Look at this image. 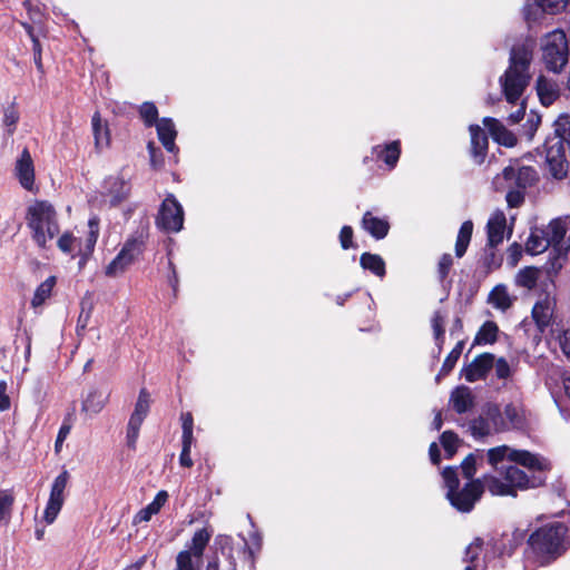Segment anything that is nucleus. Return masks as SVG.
Returning <instances> with one entry per match:
<instances>
[{"instance_id":"nucleus-4","label":"nucleus","mask_w":570,"mask_h":570,"mask_svg":"<svg viewBox=\"0 0 570 570\" xmlns=\"http://www.w3.org/2000/svg\"><path fill=\"white\" fill-rule=\"evenodd\" d=\"M531 59L532 53L525 46L514 47L511 50L510 66L500 78L502 92L508 102L518 104L527 88Z\"/></svg>"},{"instance_id":"nucleus-20","label":"nucleus","mask_w":570,"mask_h":570,"mask_svg":"<svg viewBox=\"0 0 570 570\" xmlns=\"http://www.w3.org/2000/svg\"><path fill=\"white\" fill-rule=\"evenodd\" d=\"M483 125L489 129L492 138L500 145L505 147H512L515 145V136L495 118L485 117L483 119Z\"/></svg>"},{"instance_id":"nucleus-31","label":"nucleus","mask_w":570,"mask_h":570,"mask_svg":"<svg viewBox=\"0 0 570 570\" xmlns=\"http://www.w3.org/2000/svg\"><path fill=\"white\" fill-rule=\"evenodd\" d=\"M360 264L364 269L370 271L380 278L385 276V262L377 254L363 253L360 258Z\"/></svg>"},{"instance_id":"nucleus-51","label":"nucleus","mask_w":570,"mask_h":570,"mask_svg":"<svg viewBox=\"0 0 570 570\" xmlns=\"http://www.w3.org/2000/svg\"><path fill=\"white\" fill-rule=\"evenodd\" d=\"M541 118L538 115H530L528 117L527 122L524 124V130L529 140H532V138L534 137V134L538 130Z\"/></svg>"},{"instance_id":"nucleus-48","label":"nucleus","mask_w":570,"mask_h":570,"mask_svg":"<svg viewBox=\"0 0 570 570\" xmlns=\"http://www.w3.org/2000/svg\"><path fill=\"white\" fill-rule=\"evenodd\" d=\"M181 428H183V435L181 441H194V420L193 415L189 412L181 414Z\"/></svg>"},{"instance_id":"nucleus-7","label":"nucleus","mask_w":570,"mask_h":570,"mask_svg":"<svg viewBox=\"0 0 570 570\" xmlns=\"http://www.w3.org/2000/svg\"><path fill=\"white\" fill-rule=\"evenodd\" d=\"M98 235L99 222L96 217H92L88 222V234L85 239H78L72 234L65 233L59 237L57 245L60 250L68 254L77 249V255L80 256L78 265L79 268H82L94 252Z\"/></svg>"},{"instance_id":"nucleus-30","label":"nucleus","mask_w":570,"mask_h":570,"mask_svg":"<svg viewBox=\"0 0 570 570\" xmlns=\"http://www.w3.org/2000/svg\"><path fill=\"white\" fill-rule=\"evenodd\" d=\"M450 401L458 413H464L473 404L472 392L466 386H459L452 392Z\"/></svg>"},{"instance_id":"nucleus-19","label":"nucleus","mask_w":570,"mask_h":570,"mask_svg":"<svg viewBox=\"0 0 570 570\" xmlns=\"http://www.w3.org/2000/svg\"><path fill=\"white\" fill-rule=\"evenodd\" d=\"M106 196L111 206H116L125 200L130 191L128 183L119 177H110L105 181Z\"/></svg>"},{"instance_id":"nucleus-60","label":"nucleus","mask_w":570,"mask_h":570,"mask_svg":"<svg viewBox=\"0 0 570 570\" xmlns=\"http://www.w3.org/2000/svg\"><path fill=\"white\" fill-rule=\"evenodd\" d=\"M6 383H0V411H6L10 406L9 396L6 394Z\"/></svg>"},{"instance_id":"nucleus-15","label":"nucleus","mask_w":570,"mask_h":570,"mask_svg":"<svg viewBox=\"0 0 570 570\" xmlns=\"http://www.w3.org/2000/svg\"><path fill=\"white\" fill-rule=\"evenodd\" d=\"M567 2L568 0H533L524 6V18L537 21L542 13L556 14L566 8Z\"/></svg>"},{"instance_id":"nucleus-32","label":"nucleus","mask_w":570,"mask_h":570,"mask_svg":"<svg viewBox=\"0 0 570 570\" xmlns=\"http://www.w3.org/2000/svg\"><path fill=\"white\" fill-rule=\"evenodd\" d=\"M515 451L517 449L509 445H499L487 451V459L489 464L497 469L504 460L513 462Z\"/></svg>"},{"instance_id":"nucleus-39","label":"nucleus","mask_w":570,"mask_h":570,"mask_svg":"<svg viewBox=\"0 0 570 570\" xmlns=\"http://www.w3.org/2000/svg\"><path fill=\"white\" fill-rule=\"evenodd\" d=\"M212 537V532H209L207 529H200L195 532L191 544L188 550H184L185 552H190L194 556L203 559L204 550Z\"/></svg>"},{"instance_id":"nucleus-21","label":"nucleus","mask_w":570,"mask_h":570,"mask_svg":"<svg viewBox=\"0 0 570 570\" xmlns=\"http://www.w3.org/2000/svg\"><path fill=\"white\" fill-rule=\"evenodd\" d=\"M158 138L161 141L165 149L169 153L177 150L175 139L177 137V130L175 124L169 118H161L156 122Z\"/></svg>"},{"instance_id":"nucleus-56","label":"nucleus","mask_w":570,"mask_h":570,"mask_svg":"<svg viewBox=\"0 0 570 570\" xmlns=\"http://www.w3.org/2000/svg\"><path fill=\"white\" fill-rule=\"evenodd\" d=\"M495 374L499 379H507L510 375V366L504 358H499L495 363L493 362Z\"/></svg>"},{"instance_id":"nucleus-43","label":"nucleus","mask_w":570,"mask_h":570,"mask_svg":"<svg viewBox=\"0 0 570 570\" xmlns=\"http://www.w3.org/2000/svg\"><path fill=\"white\" fill-rule=\"evenodd\" d=\"M483 414L487 416L491 426L494 429V431L497 433L507 431L504 414L501 413V411L499 410L498 406H495V405L488 406L483 411Z\"/></svg>"},{"instance_id":"nucleus-50","label":"nucleus","mask_w":570,"mask_h":570,"mask_svg":"<svg viewBox=\"0 0 570 570\" xmlns=\"http://www.w3.org/2000/svg\"><path fill=\"white\" fill-rule=\"evenodd\" d=\"M18 120H19V114L14 108H8L4 111L3 124L6 127H8V132L10 135L14 131Z\"/></svg>"},{"instance_id":"nucleus-33","label":"nucleus","mask_w":570,"mask_h":570,"mask_svg":"<svg viewBox=\"0 0 570 570\" xmlns=\"http://www.w3.org/2000/svg\"><path fill=\"white\" fill-rule=\"evenodd\" d=\"M95 145L97 149H104L109 145V130L106 124H102L99 112H95L91 119Z\"/></svg>"},{"instance_id":"nucleus-61","label":"nucleus","mask_w":570,"mask_h":570,"mask_svg":"<svg viewBox=\"0 0 570 570\" xmlns=\"http://www.w3.org/2000/svg\"><path fill=\"white\" fill-rule=\"evenodd\" d=\"M430 459L433 464L440 463V451L436 443H432L429 449Z\"/></svg>"},{"instance_id":"nucleus-58","label":"nucleus","mask_w":570,"mask_h":570,"mask_svg":"<svg viewBox=\"0 0 570 570\" xmlns=\"http://www.w3.org/2000/svg\"><path fill=\"white\" fill-rule=\"evenodd\" d=\"M508 253H509V259L511 262V264L514 266L517 265V263L519 262L520 259V256H521V253H522V248H521V245L517 244V243H513L509 249H508Z\"/></svg>"},{"instance_id":"nucleus-55","label":"nucleus","mask_w":570,"mask_h":570,"mask_svg":"<svg viewBox=\"0 0 570 570\" xmlns=\"http://www.w3.org/2000/svg\"><path fill=\"white\" fill-rule=\"evenodd\" d=\"M70 430H71V426L69 424L63 423L60 426L57 439H56V443H55V451L57 453H59L61 451L62 444H63L65 440L67 439V436L69 435Z\"/></svg>"},{"instance_id":"nucleus-63","label":"nucleus","mask_w":570,"mask_h":570,"mask_svg":"<svg viewBox=\"0 0 570 570\" xmlns=\"http://www.w3.org/2000/svg\"><path fill=\"white\" fill-rule=\"evenodd\" d=\"M432 425H433V429H435V430H440L442 428V417H441L440 412L436 413Z\"/></svg>"},{"instance_id":"nucleus-54","label":"nucleus","mask_w":570,"mask_h":570,"mask_svg":"<svg viewBox=\"0 0 570 570\" xmlns=\"http://www.w3.org/2000/svg\"><path fill=\"white\" fill-rule=\"evenodd\" d=\"M341 246L344 249L353 247V229L350 226H343L340 233Z\"/></svg>"},{"instance_id":"nucleus-28","label":"nucleus","mask_w":570,"mask_h":570,"mask_svg":"<svg viewBox=\"0 0 570 570\" xmlns=\"http://www.w3.org/2000/svg\"><path fill=\"white\" fill-rule=\"evenodd\" d=\"M550 246L547 235L542 228H533L525 243V252L531 255H538L547 250Z\"/></svg>"},{"instance_id":"nucleus-36","label":"nucleus","mask_w":570,"mask_h":570,"mask_svg":"<svg viewBox=\"0 0 570 570\" xmlns=\"http://www.w3.org/2000/svg\"><path fill=\"white\" fill-rule=\"evenodd\" d=\"M470 431L475 440H481L497 433L483 413L471 421Z\"/></svg>"},{"instance_id":"nucleus-27","label":"nucleus","mask_w":570,"mask_h":570,"mask_svg":"<svg viewBox=\"0 0 570 570\" xmlns=\"http://www.w3.org/2000/svg\"><path fill=\"white\" fill-rule=\"evenodd\" d=\"M483 541L480 538L474 539L466 548L464 562L466 567L464 570H483L484 564L480 558L482 552Z\"/></svg>"},{"instance_id":"nucleus-40","label":"nucleus","mask_w":570,"mask_h":570,"mask_svg":"<svg viewBox=\"0 0 570 570\" xmlns=\"http://www.w3.org/2000/svg\"><path fill=\"white\" fill-rule=\"evenodd\" d=\"M499 328L494 322H485L475 335L474 344H492L497 341Z\"/></svg>"},{"instance_id":"nucleus-44","label":"nucleus","mask_w":570,"mask_h":570,"mask_svg":"<svg viewBox=\"0 0 570 570\" xmlns=\"http://www.w3.org/2000/svg\"><path fill=\"white\" fill-rule=\"evenodd\" d=\"M551 338L557 340L564 355L570 358V331L564 330L563 326L551 327Z\"/></svg>"},{"instance_id":"nucleus-12","label":"nucleus","mask_w":570,"mask_h":570,"mask_svg":"<svg viewBox=\"0 0 570 570\" xmlns=\"http://www.w3.org/2000/svg\"><path fill=\"white\" fill-rule=\"evenodd\" d=\"M14 176L20 186L28 191H36V175L32 157L27 148L22 150L14 164Z\"/></svg>"},{"instance_id":"nucleus-41","label":"nucleus","mask_w":570,"mask_h":570,"mask_svg":"<svg viewBox=\"0 0 570 570\" xmlns=\"http://www.w3.org/2000/svg\"><path fill=\"white\" fill-rule=\"evenodd\" d=\"M445 318H446L445 313H443L441 311H436L431 320L434 340H435V343H436L439 350L442 348V345L444 343Z\"/></svg>"},{"instance_id":"nucleus-3","label":"nucleus","mask_w":570,"mask_h":570,"mask_svg":"<svg viewBox=\"0 0 570 570\" xmlns=\"http://www.w3.org/2000/svg\"><path fill=\"white\" fill-rule=\"evenodd\" d=\"M567 530L563 523L557 521L539 528L528 540V558L540 566L556 560L567 549L564 540Z\"/></svg>"},{"instance_id":"nucleus-2","label":"nucleus","mask_w":570,"mask_h":570,"mask_svg":"<svg viewBox=\"0 0 570 570\" xmlns=\"http://www.w3.org/2000/svg\"><path fill=\"white\" fill-rule=\"evenodd\" d=\"M538 173L533 167L513 161L493 178V187L505 191V200L510 208L520 207L525 199V191L538 181Z\"/></svg>"},{"instance_id":"nucleus-42","label":"nucleus","mask_w":570,"mask_h":570,"mask_svg":"<svg viewBox=\"0 0 570 570\" xmlns=\"http://www.w3.org/2000/svg\"><path fill=\"white\" fill-rule=\"evenodd\" d=\"M203 559L190 552L180 551L176 558L175 570H199Z\"/></svg>"},{"instance_id":"nucleus-64","label":"nucleus","mask_w":570,"mask_h":570,"mask_svg":"<svg viewBox=\"0 0 570 570\" xmlns=\"http://www.w3.org/2000/svg\"><path fill=\"white\" fill-rule=\"evenodd\" d=\"M564 392L570 400V376L563 381Z\"/></svg>"},{"instance_id":"nucleus-16","label":"nucleus","mask_w":570,"mask_h":570,"mask_svg":"<svg viewBox=\"0 0 570 570\" xmlns=\"http://www.w3.org/2000/svg\"><path fill=\"white\" fill-rule=\"evenodd\" d=\"M493 361L494 356L490 353L479 355L462 370V375L468 382L484 379L488 372L493 367Z\"/></svg>"},{"instance_id":"nucleus-18","label":"nucleus","mask_w":570,"mask_h":570,"mask_svg":"<svg viewBox=\"0 0 570 570\" xmlns=\"http://www.w3.org/2000/svg\"><path fill=\"white\" fill-rule=\"evenodd\" d=\"M517 301V297L512 295L507 285L498 284L489 293L487 302L493 308L505 312L511 308Z\"/></svg>"},{"instance_id":"nucleus-24","label":"nucleus","mask_w":570,"mask_h":570,"mask_svg":"<svg viewBox=\"0 0 570 570\" xmlns=\"http://www.w3.org/2000/svg\"><path fill=\"white\" fill-rule=\"evenodd\" d=\"M363 228L370 233L374 238L382 239L387 233L390 225L385 219L373 216L370 212H366L362 219Z\"/></svg>"},{"instance_id":"nucleus-53","label":"nucleus","mask_w":570,"mask_h":570,"mask_svg":"<svg viewBox=\"0 0 570 570\" xmlns=\"http://www.w3.org/2000/svg\"><path fill=\"white\" fill-rule=\"evenodd\" d=\"M194 441H183V449L179 456L180 465L185 468H190L193 465V460L190 458V450Z\"/></svg>"},{"instance_id":"nucleus-49","label":"nucleus","mask_w":570,"mask_h":570,"mask_svg":"<svg viewBox=\"0 0 570 570\" xmlns=\"http://www.w3.org/2000/svg\"><path fill=\"white\" fill-rule=\"evenodd\" d=\"M140 426H141V423H137V422H132V421L128 422L127 444L129 448L135 449L138 436H139Z\"/></svg>"},{"instance_id":"nucleus-1","label":"nucleus","mask_w":570,"mask_h":570,"mask_svg":"<svg viewBox=\"0 0 570 570\" xmlns=\"http://www.w3.org/2000/svg\"><path fill=\"white\" fill-rule=\"evenodd\" d=\"M513 463L502 472L503 479L484 475L459 488V468H445L442 471L446 499L460 512H470L481 498L484 489L492 495L517 497L518 491L537 489L546 484L551 464L544 456L528 450L517 449Z\"/></svg>"},{"instance_id":"nucleus-59","label":"nucleus","mask_w":570,"mask_h":570,"mask_svg":"<svg viewBox=\"0 0 570 570\" xmlns=\"http://www.w3.org/2000/svg\"><path fill=\"white\" fill-rule=\"evenodd\" d=\"M12 499L6 492L0 491V521L3 519L6 511L10 508Z\"/></svg>"},{"instance_id":"nucleus-25","label":"nucleus","mask_w":570,"mask_h":570,"mask_svg":"<svg viewBox=\"0 0 570 570\" xmlns=\"http://www.w3.org/2000/svg\"><path fill=\"white\" fill-rule=\"evenodd\" d=\"M168 493L164 490L159 491L153 502L137 512L134 518L135 523L148 522L153 515L157 514L167 502Z\"/></svg>"},{"instance_id":"nucleus-14","label":"nucleus","mask_w":570,"mask_h":570,"mask_svg":"<svg viewBox=\"0 0 570 570\" xmlns=\"http://www.w3.org/2000/svg\"><path fill=\"white\" fill-rule=\"evenodd\" d=\"M547 235L552 250L557 253L558 257L566 256L569 249V244L564 240L567 234V225L561 218L551 220L546 228H542Z\"/></svg>"},{"instance_id":"nucleus-5","label":"nucleus","mask_w":570,"mask_h":570,"mask_svg":"<svg viewBox=\"0 0 570 570\" xmlns=\"http://www.w3.org/2000/svg\"><path fill=\"white\" fill-rule=\"evenodd\" d=\"M27 224L33 242L41 248H46L60 232L57 212L47 200H36L29 206Z\"/></svg>"},{"instance_id":"nucleus-45","label":"nucleus","mask_w":570,"mask_h":570,"mask_svg":"<svg viewBox=\"0 0 570 570\" xmlns=\"http://www.w3.org/2000/svg\"><path fill=\"white\" fill-rule=\"evenodd\" d=\"M441 444L445 451L446 458L451 459L460 446V439L453 432L445 431L441 435Z\"/></svg>"},{"instance_id":"nucleus-10","label":"nucleus","mask_w":570,"mask_h":570,"mask_svg":"<svg viewBox=\"0 0 570 570\" xmlns=\"http://www.w3.org/2000/svg\"><path fill=\"white\" fill-rule=\"evenodd\" d=\"M70 475L67 470H63L60 474H58L52 484L49 494V499L43 512V519L47 524H51L56 518L58 517L63 502H65V491L67 489Z\"/></svg>"},{"instance_id":"nucleus-6","label":"nucleus","mask_w":570,"mask_h":570,"mask_svg":"<svg viewBox=\"0 0 570 570\" xmlns=\"http://www.w3.org/2000/svg\"><path fill=\"white\" fill-rule=\"evenodd\" d=\"M540 48L542 61L547 69L559 73L563 70L569 59V46L567 35L561 29H556L541 38Z\"/></svg>"},{"instance_id":"nucleus-52","label":"nucleus","mask_w":570,"mask_h":570,"mask_svg":"<svg viewBox=\"0 0 570 570\" xmlns=\"http://www.w3.org/2000/svg\"><path fill=\"white\" fill-rule=\"evenodd\" d=\"M459 357L460 356L456 355V352L455 353L450 352L443 362V365L440 370V373L436 376V380H440L441 376L448 375L452 371V368L455 366Z\"/></svg>"},{"instance_id":"nucleus-13","label":"nucleus","mask_w":570,"mask_h":570,"mask_svg":"<svg viewBox=\"0 0 570 570\" xmlns=\"http://www.w3.org/2000/svg\"><path fill=\"white\" fill-rule=\"evenodd\" d=\"M110 391L107 386H96L88 391L81 402V412L88 417L100 413L109 401Z\"/></svg>"},{"instance_id":"nucleus-29","label":"nucleus","mask_w":570,"mask_h":570,"mask_svg":"<svg viewBox=\"0 0 570 570\" xmlns=\"http://www.w3.org/2000/svg\"><path fill=\"white\" fill-rule=\"evenodd\" d=\"M505 417L507 430H521L527 425L524 410L515 404H508L503 411Z\"/></svg>"},{"instance_id":"nucleus-38","label":"nucleus","mask_w":570,"mask_h":570,"mask_svg":"<svg viewBox=\"0 0 570 570\" xmlns=\"http://www.w3.org/2000/svg\"><path fill=\"white\" fill-rule=\"evenodd\" d=\"M539 278V269L535 267H524L520 269L514 278V283L519 287L532 289L537 285Z\"/></svg>"},{"instance_id":"nucleus-9","label":"nucleus","mask_w":570,"mask_h":570,"mask_svg":"<svg viewBox=\"0 0 570 570\" xmlns=\"http://www.w3.org/2000/svg\"><path fill=\"white\" fill-rule=\"evenodd\" d=\"M156 224L161 229L171 233H177L183 228L184 210L174 195H168L163 200Z\"/></svg>"},{"instance_id":"nucleus-17","label":"nucleus","mask_w":570,"mask_h":570,"mask_svg":"<svg viewBox=\"0 0 570 570\" xmlns=\"http://www.w3.org/2000/svg\"><path fill=\"white\" fill-rule=\"evenodd\" d=\"M507 230V217L501 209L494 210L487 223L488 244L495 247L503 242Z\"/></svg>"},{"instance_id":"nucleus-46","label":"nucleus","mask_w":570,"mask_h":570,"mask_svg":"<svg viewBox=\"0 0 570 570\" xmlns=\"http://www.w3.org/2000/svg\"><path fill=\"white\" fill-rule=\"evenodd\" d=\"M483 459L482 452L471 453L469 454L462 462L460 469L466 479H472L476 473V463L478 460Z\"/></svg>"},{"instance_id":"nucleus-47","label":"nucleus","mask_w":570,"mask_h":570,"mask_svg":"<svg viewBox=\"0 0 570 570\" xmlns=\"http://www.w3.org/2000/svg\"><path fill=\"white\" fill-rule=\"evenodd\" d=\"M140 116L144 119L146 126L156 125L158 110L153 102H144L140 107Z\"/></svg>"},{"instance_id":"nucleus-11","label":"nucleus","mask_w":570,"mask_h":570,"mask_svg":"<svg viewBox=\"0 0 570 570\" xmlns=\"http://www.w3.org/2000/svg\"><path fill=\"white\" fill-rule=\"evenodd\" d=\"M553 302L549 297H544L534 304L531 313L539 333L546 335L547 338H551L552 325L562 326L553 321Z\"/></svg>"},{"instance_id":"nucleus-34","label":"nucleus","mask_w":570,"mask_h":570,"mask_svg":"<svg viewBox=\"0 0 570 570\" xmlns=\"http://www.w3.org/2000/svg\"><path fill=\"white\" fill-rule=\"evenodd\" d=\"M149 409H150V395L145 389H142L139 392L137 402L135 404L134 412H132L129 421L142 424L145 417L149 413Z\"/></svg>"},{"instance_id":"nucleus-57","label":"nucleus","mask_w":570,"mask_h":570,"mask_svg":"<svg viewBox=\"0 0 570 570\" xmlns=\"http://www.w3.org/2000/svg\"><path fill=\"white\" fill-rule=\"evenodd\" d=\"M452 263H453V259H452V256L450 254H444L440 262H439V273H440V276L441 278H444L451 266H452Z\"/></svg>"},{"instance_id":"nucleus-37","label":"nucleus","mask_w":570,"mask_h":570,"mask_svg":"<svg viewBox=\"0 0 570 570\" xmlns=\"http://www.w3.org/2000/svg\"><path fill=\"white\" fill-rule=\"evenodd\" d=\"M473 232V223L471 220L464 222L459 230L456 243H455V255L462 257L470 244Z\"/></svg>"},{"instance_id":"nucleus-62","label":"nucleus","mask_w":570,"mask_h":570,"mask_svg":"<svg viewBox=\"0 0 570 570\" xmlns=\"http://www.w3.org/2000/svg\"><path fill=\"white\" fill-rule=\"evenodd\" d=\"M523 116H524V106H523V104H521L519 109L509 116V119L512 124H517L523 118Z\"/></svg>"},{"instance_id":"nucleus-8","label":"nucleus","mask_w":570,"mask_h":570,"mask_svg":"<svg viewBox=\"0 0 570 570\" xmlns=\"http://www.w3.org/2000/svg\"><path fill=\"white\" fill-rule=\"evenodd\" d=\"M145 240L142 235L128 238L117 256L106 267V275L117 277L122 275L135 259L142 253Z\"/></svg>"},{"instance_id":"nucleus-23","label":"nucleus","mask_w":570,"mask_h":570,"mask_svg":"<svg viewBox=\"0 0 570 570\" xmlns=\"http://www.w3.org/2000/svg\"><path fill=\"white\" fill-rule=\"evenodd\" d=\"M537 92L542 105L550 106L559 97V86L556 81L540 76L537 79Z\"/></svg>"},{"instance_id":"nucleus-35","label":"nucleus","mask_w":570,"mask_h":570,"mask_svg":"<svg viewBox=\"0 0 570 570\" xmlns=\"http://www.w3.org/2000/svg\"><path fill=\"white\" fill-rule=\"evenodd\" d=\"M56 282L55 276H49L36 288L31 299V306L33 308L41 306L51 296Z\"/></svg>"},{"instance_id":"nucleus-26","label":"nucleus","mask_w":570,"mask_h":570,"mask_svg":"<svg viewBox=\"0 0 570 570\" xmlns=\"http://www.w3.org/2000/svg\"><path fill=\"white\" fill-rule=\"evenodd\" d=\"M400 153L399 141H392L384 146L377 145L372 149V154L375 155L377 159H382L390 168L396 165Z\"/></svg>"},{"instance_id":"nucleus-22","label":"nucleus","mask_w":570,"mask_h":570,"mask_svg":"<svg viewBox=\"0 0 570 570\" xmlns=\"http://www.w3.org/2000/svg\"><path fill=\"white\" fill-rule=\"evenodd\" d=\"M469 130L471 135V148L473 158L475 163L481 164L484 160V156L488 149V137L478 125H471Z\"/></svg>"}]
</instances>
